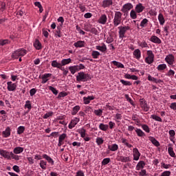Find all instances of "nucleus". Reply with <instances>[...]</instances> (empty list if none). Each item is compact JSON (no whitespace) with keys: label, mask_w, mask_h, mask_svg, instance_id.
I'll list each match as a JSON object with an SVG mask.
<instances>
[{"label":"nucleus","mask_w":176,"mask_h":176,"mask_svg":"<svg viewBox=\"0 0 176 176\" xmlns=\"http://www.w3.org/2000/svg\"><path fill=\"white\" fill-rule=\"evenodd\" d=\"M158 20L160 21V25H164V23H166V20H164V16H163V14L162 13L159 14Z\"/></svg>","instance_id":"nucleus-29"},{"label":"nucleus","mask_w":176,"mask_h":176,"mask_svg":"<svg viewBox=\"0 0 176 176\" xmlns=\"http://www.w3.org/2000/svg\"><path fill=\"white\" fill-rule=\"evenodd\" d=\"M142 129L144 131H146V133H149V131H151L150 129H149V126H148V125H146V124L142 125Z\"/></svg>","instance_id":"nucleus-57"},{"label":"nucleus","mask_w":176,"mask_h":176,"mask_svg":"<svg viewBox=\"0 0 176 176\" xmlns=\"http://www.w3.org/2000/svg\"><path fill=\"white\" fill-rule=\"evenodd\" d=\"M43 159H45V160H47V162H48V163L52 164V166L54 165V161L53 160V159L52 157H50L49 155H47V154H43Z\"/></svg>","instance_id":"nucleus-19"},{"label":"nucleus","mask_w":176,"mask_h":176,"mask_svg":"<svg viewBox=\"0 0 176 176\" xmlns=\"http://www.w3.org/2000/svg\"><path fill=\"white\" fill-rule=\"evenodd\" d=\"M54 35L56 38H61V27L60 26L57 27V30H56Z\"/></svg>","instance_id":"nucleus-35"},{"label":"nucleus","mask_w":176,"mask_h":176,"mask_svg":"<svg viewBox=\"0 0 176 176\" xmlns=\"http://www.w3.org/2000/svg\"><path fill=\"white\" fill-rule=\"evenodd\" d=\"M79 118H75L73 120H72V121L70 122V123L69 124V129H74V127L78 124V123H79Z\"/></svg>","instance_id":"nucleus-12"},{"label":"nucleus","mask_w":176,"mask_h":176,"mask_svg":"<svg viewBox=\"0 0 176 176\" xmlns=\"http://www.w3.org/2000/svg\"><path fill=\"white\" fill-rule=\"evenodd\" d=\"M25 108H28V111H31V108H32V106L31 105V102L30 100H27L25 102Z\"/></svg>","instance_id":"nucleus-51"},{"label":"nucleus","mask_w":176,"mask_h":176,"mask_svg":"<svg viewBox=\"0 0 176 176\" xmlns=\"http://www.w3.org/2000/svg\"><path fill=\"white\" fill-rule=\"evenodd\" d=\"M24 152V148L21 146H16L13 149V153L15 155H20V153H23Z\"/></svg>","instance_id":"nucleus-16"},{"label":"nucleus","mask_w":176,"mask_h":176,"mask_svg":"<svg viewBox=\"0 0 176 176\" xmlns=\"http://www.w3.org/2000/svg\"><path fill=\"white\" fill-rule=\"evenodd\" d=\"M120 162H122V163H127L131 162V158H130V157L120 156Z\"/></svg>","instance_id":"nucleus-30"},{"label":"nucleus","mask_w":176,"mask_h":176,"mask_svg":"<svg viewBox=\"0 0 176 176\" xmlns=\"http://www.w3.org/2000/svg\"><path fill=\"white\" fill-rule=\"evenodd\" d=\"M90 79V75L89 74H85V72H79L76 76L77 82H87Z\"/></svg>","instance_id":"nucleus-2"},{"label":"nucleus","mask_w":176,"mask_h":176,"mask_svg":"<svg viewBox=\"0 0 176 176\" xmlns=\"http://www.w3.org/2000/svg\"><path fill=\"white\" fill-rule=\"evenodd\" d=\"M140 107L144 112H148L149 111V107H148V104H146V102L144 99H140Z\"/></svg>","instance_id":"nucleus-9"},{"label":"nucleus","mask_w":176,"mask_h":176,"mask_svg":"<svg viewBox=\"0 0 176 176\" xmlns=\"http://www.w3.org/2000/svg\"><path fill=\"white\" fill-rule=\"evenodd\" d=\"M122 143L124 144V145H126L128 148H133V145L129 144L127 139L122 138Z\"/></svg>","instance_id":"nucleus-45"},{"label":"nucleus","mask_w":176,"mask_h":176,"mask_svg":"<svg viewBox=\"0 0 176 176\" xmlns=\"http://www.w3.org/2000/svg\"><path fill=\"white\" fill-rule=\"evenodd\" d=\"M7 86L8 91H14L17 88V85L16 83H12V81L8 82Z\"/></svg>","instance_id":"nucleus-8"},{"label":"nucleus","mask_w":176,"mask_h":176,"mask_svg":"<svg viewBox=\"0 0 176 176\" xmlns=\"http://www.w3.org/2000/svg\"><path fill=\"white\" fill-rule=\"evenodd\" d=\"M50 116H53L52 111H50V112L45 113L43 118V119H47V118H50Z\"/></svg>","instance_id":"nucleus-58"},{"label":"nucleus","mask_w":176,"mask_h":176,"mask_svg":"<svg viewBox=\"0 0 176 176\" xmlns=\"http://www.w3.org/2000/svg\"><path fill=\"white\" fill-rule=\"evenodd\" d=\"M170 175H171V172L164 171L162 173L161 176H170Z\"/></svg>","instance_id":"nucleus-63"},{"label":"nucleus","mask_w":176,"mask_h":176,"mask_svg":"<svg viewBox=\"0 0 176 176\" xmlns=\"http://www.w3.org/2000/svg\"><path fill=\"white\" fill-rule=\"evenodd\" d=\"M113 64L114 65H116V67H118V68H124V65L123 64H122L121 63H119L116 60H113Z\"/></svg>","instance_id":"nucleus-48"},{"label":"nucleus","mask_w":176,"mask_h":176,"mask_svg":"<svg viewBox=\"0 0 176 176\" xmlns=\"http://www.w3.org/2000/svg\"><path fill=\"white\" fill-rule=\"evenodd\" d=\"M144 9H145V7L142 6V3H139L136 5L135 10L137 13H141L144 11Z\"/></svg>","instance_id":"nucleus-24"},{"label":"nucleus","mask_w":176,"mask_h":176,"mask_svg":"<svg viewBox=\"0 0 176 176\" xmlns=\"http://www.w3.org/2000/svg\"><path fill=\"white\" fill-rule=\"evenodd\" d=\"M168 153L171 157H175V153L173 147L170 146L168 148Z\"/></svg>","instance_id":"nucleus-36"},{"label":"nucleus","mask_w":176,"mask_h":176,"mask_svg":"<svg viewBox=\"0 0 176 176\" xmlns=\"http://www.w3.org/2000/svg\"><path fill=\"white\" fill-rule=\"evenodd\" d=\"M72 61V60L69 58L67 59H63L60 62V65L62 67H63L64 65H67V64H69Z\"/></svg>","instance_id":"nucleus-33"},{"label":"nucleus","mask_w":176,"mask_h":176,"mask_svg":"<svg viewBox=\"0 0 176 176\" xmlns=\"http://www.w3.org/2000/svg\"><path fill=\"white\" fill-rule=\"evenodd\" d=\"M102 109H99L97 110H94V113L96 116H101L102 115Z\"/></svg>","instance_id":"nucleus-49"},{"label":"nucleus","mask_w":176,"mask_h":176,"mask_svg":"<svg viewBox=\"0 0 176 176\" xmlns=\"http://www.w3.org/2000/svg\"><path fill=\"white\" fill-rule=\"evenodd\" d=\"M92 100H94V96H88V97H84L83 98L84 104H85V105L90 104V101H92Z\"/></svg>","instance_id":"nucleus-23"},{"label":"nucleus","mask_w":176,"mask_h":176,"mask_svg":"<svg viewBox=\"0 0 176 176\" xmlns=\"http://www.w3.org/2000/svg\"><path fill=\"white\" fill-rule=\"evenodd\" d=\"M120 82L124 85V86H131V82L130 81H126L124 80H120Z\"/></svg>","instance_id":"nucleus-56"},{"label":"nucleus","mask_w":176,"mask_h":176,"mask_svg":"<svg viewBox=\"0 0 176 176\" xmlns=\"http://www.w3.org/2000/svg\"><path fill=\"white\" fill-rule=\"evenodd\" d=\"M170 140L173 142L174 138H175V131L170 130L169 131Z\"/></svg>","instance_id":"nucleus-40"},{"label":"nucleus","mask_w":176,"mask_h":176,"mask_svg":"<svg viewBox=\"0 0 176 176\" xmlns=\"http://www.w3.org/2000/svg\"><path fill=\"white\" fill-rule=\"evenodd\" d=\"M144 167H145V162L140 161L136 165V170L140 171V170H141V168H144Z\"/></svg>","instance_id":"nucleus-27"},{"label":"nucleus","mask_w":176,"mask_h":176,"mask_svg":"<svg viewBox=\"0 0 176 176\" xmlns=\"http://www.w3.org/2000/svg\"><path fill=\"white\" fill-rule=\"evenodd\" d=\"M133 160H135V161L140 160V156H141V153H140L138 148H133Z\"/></svg>","instance_id":"nucleus-10"},{"label":"nucleus","mask_w":176,"mask_h":176,"mask_svg":"<svg viewBox=\"0 0 176 176\" xmlns=\"http://www.w3.org/2000/svg\"><path fill=\"white\" fill-rule=\"evenodd\" d=\"M151 118L153 119L156 122H163V120H162V118H160V116H157L156 115H151Z\"/></svg>","instance_id":"nucleus-43"},{"label":"nucleus","mask_w":176,"mask_h":176,"mask_svg":"<svg viewBox=\"0 0 176 176\" xmlns=\"http://www.w3.org/2000/svg\"><path fill=\"white\" fill-rule=\"evenodd\" d=\"M131 9H133V4H131V3H128L122 6L121 12H122L123 13H126V12H129V10H131Z\"/></svg>","instance_id":"nucleus-7"},{"label":"nucleus","mask_w":176,"mask_h":176,"mask_svg":"<svg viewBox=\"0 0 176 176\" xmlns=\"http://www.w3.org/2000/svg\"><path fill=\"white\" fill-rule=\"evenodd\" d=\"M69 70L70 71L71 74H72V75H74V74L76 72H78V67H76V65L74 66H70L69 67Z\"/></svg>","instance_id":"nucleus-38"},{"label":"nucleus","mask_w":176,"mask_h":176,"mask_svg":"<svg viewBox=\"0 0 176 176\" xmlns=\"http://www.w3.org/2000/svg\"><path fill=\"white\" fill-rule=\"evenodd\" d=\"M150 41L151 42H153V43H157L158 45H160V43H162V40H160V38H159V37L156 36H152L150 38Z\"/></svg>","instance_id":"nucleus-17"},{"label":"nucleus","mask_w":176,"mask_h":176,"mask_svg":"<svg viewBox=\"0 0 176 176\" xmlns=\"http://www.w3.org/2000/svg\"><path fill=\"white\" fill-rule=\"evenodd\" d=\"M108 21V18L107 17V15L105 14H103L100 16L99 18L98 22L99 24H107V21Z\"/></svg>","instance_id":"nucleus-11"},{"label":"nucleus","mask_w":176,"mask_h":176,"mask_svg":"<svg viewBox=\"0 0 176 176\" xmlns=\"http://www.w3.org/2000/svg\"><path fill=\"white\" fill-rule=\"evenodd\" d=\"M108 149L109 151H107V153H109V151L111 152H116V151L119 149V146L116 144H113L108 146Z\"/></svg>","instance_id":"nucleus-13"},{"label":"nucleus","mask_w":176,"mask_h":176,"mask_svg":"<svg viewBox=\"0 0 176 176\" xmlns=\"http://www.w3.org/2000/svg\"><path fill=\"white\" fill-rule=\"evenodd\" d=\"M118 34L120 39H123V38H126V33L127 31H130L131 28L129 25H124L118 27Z\"/></svg>","instance_id":"nucleus-1"},{"label":"nucleus","mask_w":176,"mask_h":176,"mask_svg":"<svg viewBox=\"0 0 176 176\" xmlns=\"http://www.w3.org/2000/svg\"><path fill=\"white\" fill-rule=\"evenodd\" d=\"M67 96H68V94L67 92H64V91H62V92H60L58 95V98H64V97H67Z\"/></svg>","instance_id":"nucleus-54"},{"label":"nucleus","mask_w":176,"mask_h":176,"mask_svg":"<svg viewBox=\"0 0 176 176\" xmlns=\"http://www.w3.org/2000/svg\"><path fill=\"white\" fill-rule=\"evenodd\" d=\"M49 89L52 91L53 94H54L55 96H57V94H58V91H57V89L52 86L48 87Z\"/></svg>","instance_id":"nucleus-52"},{"label":"nucleus","mask_w":176,"mask_h":176,"mask_svg":"<svg viewBox=\"0 0 176 176\" xmlns=\"http://www.w3.org/2000/svg\"><path fill=\"white\" fill-rule=\"evenodd\" d=\"M166 63H168V64H169V65H173V64L174 63V56H173V54H169L168 56H166V58H165Z\"/></svg>","instance_id":"nucleus-14"},{"label":"nucleus","mask_w":176,"mask_h":176,"mask_svg":"<svg viewBox=\"0 0 176 176\" xmlns=\"http://www.w3.org/2000/svg\"><path fill=\"white\" fill-rule=\"evenodd\" d=\"M133 54L137 60H140V58H141V50H140V49L135 50Z\"/></svg>","instance_id":"nucleus-22"},{"label":"nucleus","mask_w":176,"mask_h":176,"mask_svg":"<svg viewBox=\"0 0 176 176\" xmlns=\"http://www.w3.org/2000/svg\"><path fill=\"white\" fill-rule=\"evenodd\" d=\"M96 143L98 145H102V144H104V140L101 138H96Z\"/></svg>","instance_id":"nucleus-60"},{"label":"nucleus","mask_w":176,"mask_h":176,"mask_svg":"<svg viewBox=\"0 0 176 176\" xmlns=\"http://www.w3.org/2000/svg\"><path fill=\"white\" fill-rule=\"evenodd\" d=\"M34 47L36 50H41L42 49V44L39 42V40H36L34 43Z\"/></svg>","instance_id":"nucleus-31"},{"label":"nucleus","mask_w":176,"mask_h":176,"mask_svg":"<svg viewBox=\"0 0 176 176\" xmlns=\"http://www.w3.org/2000/svg\"><path fill=\"white\" fill-rule=\"evenodd\" d=\"M170 108L173 109V111H176V102H173L170 105Z\"/></svg>","instance_id":"nucleus-64"},{"label":"nucleus","mask_w":176,"mask_h":176,"mask_svg":"<svg viewBox=\"0 0 176 176\" xmlns=\"http://www.w3.org/2000/svg\"><path fill=\"white\" fill-rule=\"evenodd\" d=\"M10 155V160H12V159L16 161L20 160V156L15 155L13 152H11Z\"/></svg>","instance_id":"nucleus-44"},{"label":"nucleus","mask_w":176,"mask_h":176,"mask_svg":"<svg viewBox=\"0 0 176 176\" xmlns=\"http://www.w3.org/2000/svg\"><path fill=\"white\" fill-rule=\"evenodd\" d=\"M147 25H148L147 19H144L140 23V27H142V28H145V27H146Z\"/></svg>","instance_id":"nucleus-42"},{"label":"nucleus","mask_w":176,"mask_h":176,"mask_svg":"<svg viewBox=\"0 0 176 176\" xmlns=\"http://www.w3.org/2000/svg\"><path fill=\"white\" fill-rule=\"evenodd\" d=\"M91 56L93 58H98L101 54L98 51H92Z\"/></svg>","instance_id":"nucleus-39"},{"label":"nucleus","mask_w":176,"mask_h":176,"mask_svg":"<svg viewBox=\"0 0 176 176\" xmlns=\"http://www.w3.org/2000/svg\"><path fill=\"white\" fill-rule=\"evenodd\" d=\"M135 133H137L138 137H144V135H145V133L140 129H136Z\"/></svg>","instance_id":"nucleus-41"},{"label":"nucleus","mask_w":176,"mask_h":176,"mask_svg":"<svg viewBox=\"0 0 176 176\" xmlns=\"http://www.w3.org/2000/svg\"><path fill=\"white\" fill-rule=\"evenodd\" d=\"M79 111H80V107L79 105L75 106L72 109V115H76Z\"/></svg>","instance_id":"nucleus-34"},{"label":"nucleus","mask_w":176,"mask_h":176,"mask_svg":"<svg viewBox=\"0 0 176 176\" xmlns=\"http://www.w3.org/2000/svg\"><path fill=\"white\" fill-rule=\"evenodd\" d=\"M66 138H67V134L63 133L59 136L58 140L63 142L65 140Z\"/></svg>","instance_id":"nucleus-61"},{"label":"nucleus","mask_w":176,"mask_h":176,"mask_svg":"<svg viewBox=\"0 0 176 176\" xmlns=\"http://www.w3.org/2000/svg\"><path fill=\"white\" fill-rule=\"evenodd\" d=\"M139 45L140 46V47H148V43H146L145 41H142L141 42Z\"/></svg>","instance_id":"nucleus-62"},{"label":"nucleus","mask_w":176,"mask_h":176,"mask_svg":"<svg viewBox=\"0 0 176 176\" xmlns=\"http://www.w3.org/2000/svg\"><path fill=\"white\" fill-rule=\"evenodd\" d=\"M50 76H52V74H45L42 76L41 79H42V82L41 83L45 84L46 83V82H47V80H49V79L47 78H50Z\"/></svg>","instance_id":"nucleus-20"},{"label":"nucleus","mask_w":176,"mask_h":176,"mask_svg":"<svg viewBox=\"0 0 176 176\" xmlns=\"http://www.w3.org/2000/svg\"><path fill=\"white\" fill-rule=\"evenodd\" d=\"M113 3V2L112 0H104L102 1V8H109V6H112Z\"/></svg>","instance_id":"nucleus-18"},{"label":"nucleus","mask_w":176,"mask_h":176,"mask_svg":"<svg viewBox=\"0 0 176 176\" xmlns=\"http://www.w3.org/2000/svg\"><path fill=\"white\" fill-rule=\"evenodd\" d=\"M47 164V162L46 161L41 160L40 162V167H41V168L43 170H46V165Z\"/></svg>","instance_id":"nucleus-47"},{"label":"nucleus","mask_w":176,"mask_h":176,"mask_svg":"<svg viewBox=\"0 0 176 176\" xmlns=\"http://www.w3.org/2000/svg\"><path fill=\"white\" fill-rule=\"evenodd\" d=\"M148 140L155 146H160V143L155 138L150 136L148 137Z\"/></svg>","instance_id":"nucleus-21"},{"label":"nucleus","mask_w":176,"mask_h":176,"mask_svg":"<svg viewBox=\"0 0 176 176\" xmlns=\"http://www.w3.org/2000/svg\"><path fill=\"white\" fill-rule=\"evenodd\" d=\"M27 54V50H25L24 48H20L14 51V53L12 54V58H19V57L24 56Z\"/></svg>","instance_id":"nucleus-4"},{"label":"nucleus","mask_w":176,"mask_h":176,"mask_svg":"<svg viewBox=\"0 0 176 176\" xmlns=\"http://www.w3.org/2000/svg\"><path fill=\"white\" fill-rule=\"evenodd\" d=\"M10 127L8 126L4 131H3L2 134L4 138H8V137L10 136Z\"/></svg>","instance_id":"nucleus-26"},{"label":"nucleus","mask_w":176,"mask_h":176,"mask_svg":"<svg viewBox=\"0 0 176 176\" xmlns=\"http://www.w3.org/2000/svg\"><path fill=\"white\" fill-rule=\"evenodd\" d=\"M78 133L80 135L82 138H85L86 137V129L82 128L78 130Z\"/></svg>","instance_id":"nucleus-37"},{"label":"nucleus","mask_w":176,"mask_h":176,"mask_svg":"<svg viewBox=\"0 0 176 176\" xmlns=\"http://www.w3.org/2000/svg\"><path fill=\"white\" fill-rule=\"evenodd\" d=\"M8 43H9V40L8 39L0 40L1 46H5V45H8Z\"/></svg>","instance_id":"nucleus-59"},{"label":"nucleus","mask_w":176,"mask_h":176,"mask_svg":"<svg viewBox=\"0 0 176 176\" xmlns=\"http://www.w3.org/2000/svg\"><path fill=\"white\" fill-rule=\"evenodd\" d=\"M75 47H85V41H78L74 43Z\"/></svg>","instance_id":"nucleus-28"},{"label":"nucleus","mask_w":176,"mask_h":176,"mask_svg":"<svg viewBox=\"0 0 176 176\" xmlns=\"http://www.w3.org/2000/svg\"><path fill=\"white\" fill-rule=\"evenodd\" d=\"M52 67L54 68H58L59 69H61L62 65L61 63L57 62V60H53L51 63Z\"/></svg>","instance_id":"nucleus-25"},{"label":"nucleus","mask_w":176,"mask_h":176,"mask_svg":"<svg viewBox=\"0 0 176 176\" xmlns=\"http://www.w3.org/2000/svg\"><path fill=\"white\" fill-rule=\"evenodd\" d=\"M122 16H123V14H122V12L120 11H116L115 12L113 22L114 27H118V25H120V24L122 23Z\"/></svg>","instance_id":"nucleus-3"},{"label":"nucleus","mask_w":176,"mask_h":176,"mask_svg":"<svg viewBox=\"0 0 176 176\" xmlns=\"http://www.w3.org/2000/svg\"><path fill=\"white\" fill-rule=\"evenodd\" d=\"M110 162H111V158H104L102 161V166H107V164H108V163H109Z\"/></svg>","instance_id":"nucleus-55"},{"label":"nucleus","mask_w":176,"mask_h":176,"mask_svg":"<svg viewBox=\"0 0 176 176\" xmlns=\"http://www.w3.org/2000/svg\"><path fill=\"white\" fill-rule=\"evenodd\" d=\"M166 68H167V65L166 64H161L157 66V69L158 71H164Z\"/></svg>","instance_id":"nucleus-46"},{"label":"nucleus","mask_w":176,"mask_h":176,"mask_svg":"<svg viewBox=\"0 0 176 176\" xmlns=\"http://www.w3.org/2000/svg\"><path fill=\"white\" fill-rule=\"evenodd\" d=\"M109 128V126L108 124H104L103 123H100L99 124V129L100 130H102V131H107L108 129Z\"/></svg>","instance_id":"nucleus-32"},{"label":"nucleus","mask_w":176,"mask_h":176,"mask_svg":"<svg viewBox=\"0 0 176 176\" xmlns=\"http://www.w3.org/2000/svg\"><path fill=\"white\" fill-rule=\"evenodd\" d=\"M130 16L131 17V19H133V20H135V19H137V13L135 12V11H134L133 10H132L130 12Z\"/></svg>","instance_id":"nucleus-53"},{"label":"nucleus","mask_w":176,"mask_h":176,"mask_svg":"<svg viewBox=\"0 0 176 176\" xmlns=\"http://www.w3.org/2000/svg\"><path fill=\"white\" fill-rule=\"evenodd\" d=\"M11 153L12 152H9L3 149H0V155L4 157V159H7V160H10Z\"/></svg>","instance_id":"nucleus-6"},{"label":"nucleus","mask_w":176,"mask_h":176,"mask_svg":"<svg viewBox=\"0 0 176 176\" xmlns=\"http://www.w3.org/2000/svg\"><path fill=\"white\" fill-rule=\"evenodd\" d=\"M147 57L145 58V61L147 64H152L153 63V60L155 58V55L153 54V52L152 50H148L147 51Z\"/></svg>","instance_id":"nucleus-5"},{"label":"nucleus","mask_w":176,"mask_h":176,"mask_svg":"<svg viewBox=\"0 0 176 176\" xmlns=\"http://www.w3.org/2000/svg\"><path fill=\"white\" fill-rule=\"evenodd\" d=\"M96 49L99 50V52H102V53H105L107 52V45L102 43V45H96Z\"/></svg>","instance_id":"nucleus-15"},{"label":"nucleus","mask_w":176,"mask_h":176,"mask_svg":"<svg viewBox=\"0 0 176 176\" xmlns=\"http://www.w3.org/2000/svg\"><path fill=\"white\" fill-rule=\"evenodd\" d=\"M24 130H25V127L23 126H20L17 129V134H23L24 133Z\"/></svg>","instance_id":"nucleus-50"}]
</instances>
